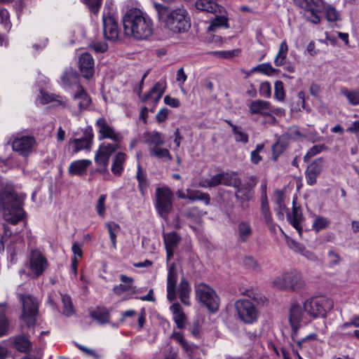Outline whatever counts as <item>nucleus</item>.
Segmentation results:
<instances>
[{
	"label": "nucleus",
	"mask_w": 359,
	"mask_h": 359,
	"mask_svg": "<svg viewBox=\"0 0 359 359\" xmlns=\"http://www.w3.org/2000/svg\"><path fill=\"white\" fill-rule=\"evenodd\" d=\"M123 32L126 36L137 40H144L154 32L151 18L138 8L129 9L122 18Z\"/></svg>",
	"instance_id": "obj_1"
},
{
	"label": "nucleus",
	"mask_w": 359,
	"mask_h": 359,
	"mask_svg": "<svg viewBox=\"0 0 359 359\" xmlns=\"http://www.w3.org/2000/svg\"><path fill=\"white\" fill-rule=\"evenodd\" d=\"M158 19L163 23L169 31L180 34L186 32L191 27V20L188 11L183 8L171 9L164 5L154 3Z\"/></svg>",
	"instance_id": "obj_2"
},
{
	"label": "nucleus",
	"mask_w": 359,
	"mask_h": 359,
	"mask_svg": "<svg viewBox=\"0 0 359 359\" xmlns=\"http://www.w3.org/2000/svg\"><path fill=\"white\" fill-rule=\"evenodd\" d=\"M23 198L18 195L11 186H6L0 193V207L6 221L16 224L25 217Z\"/></svg>",
	"instance_id": "obj_3"
},
{
	"label": "nucleus",
	"mask_w": 359,
	"mask_h": 359,
	"mask_svg": "<svg viewBox=\"0 0 359 359\" xmlns=\"http://www.w3.org/2000/svg\"><path fill=\"white\" fill-rule=\"evenodd\" d=\"M334 306L332 299L325 296H316L304 302V309L309 318H324Z\"/></svg>",
	"instance_id": "obj_4"
},
{
	"label": "nucleus",
	"mask_w": 359,
	"mask_h": 359,
	"mask_svg": "<svg viewBox=\"0 0 359 359\" xmlns=\"http://www.w3.org/2000/svg\"><path fill=\"white\" fill-rule=\"evenodd\" d=\"M272 284L277 289H290L293 291L302 290L305 287L302 276L296 271L285 272L276 276Z\"/></svg>",
	"instance_id": "obj_5"
},
{
	"label": "nucleus",
	"mask_w": 359,
	"mask_h": 359,
	"mask_svg": "<svg viewBox=\"0 0 359 359\" xmlns=\"http://www.w3.org/2000/svg\"><path fill=\"white\" fill-rule=\"evenodd\" d=\"M22 303V311L20 316L21 320L28 327L34 326L39 314V304L36 300L29 294H18Z\"/></svg>",
	"instance_id": "obj_6"
},
{
	"label": "nucleus",
	"mask_w": 359,
	"mask_h": 359,
	"mask_svg": "<svg viewBox=\"0 0 359 359\" xmlns=\"http://www.w3.org/2000/svg\"><path fill=\"white\" fill-rule=\"evenodd\" d=\"M295 4L304 9V15L308 21L318 24L320 22V13L325 9L323 0H294Z\"/></svg>",
	"instance_id": "obj_7"
},
{
	"label": "nucleus",
	"mask_w": 359,
	"mask_h": 359,
	"mask_svg": "<svg viewBox=\"0 0 359 359\" xmlns=\"http://www.w3.org/2000/svg\"><path fill=\"white\" fill-rule=\"evenodd\" d=\"M234 308L238 318L244 323L252 324L257 320L258 309L250 300L238 299L234 303Z\"/></svg>",
	"instance_id": "obj_8"
},
{
	"label": "nucleus",
	"mask_w": 359,
	"mask_h": 359,
	"mask_svg": "<svg viewBox=\"0 0 359 359\" xmlns=\"http://www.w3.org/2000/svg\"><path fill=\"white\" fill-rule=\"evenodd\" d=\"M156 209L159 215L166 219L172 210L173 194L168 187H159L156 189Z\"/></svg>",
	"instance_id": "obj_9"
},
{
	"label": "nucleus",
	"mask_w": 359,
	"mask_h": 359,
	"mask_svg": "<svg viewBox=\"0 0 359 359\" xmlns=\"http://www.w3.org/2000/svg\"><path fill=\"white\" fill-rule=\"evenodd\" d=\"M196 298L204 304L210 311L215 312L219 308V298L209 285L205 283H199L196 285Z\"/></svg>",
	"instance_id": "obj_10"
},
{
	"label": "nucleus",
	"mask_w": 359,
	"mask_h": 359,
	"mask_svg": "<svg viewBox=\"0 0 359 359\" xmlns=\"http://www.w3.org/2000/svg\"><path fill=\"white\" fill-rule=\"evenodd\" d=\"M102 25L104 37L109 41H116L119 35L118 25L115 16L109 11L102 13Z\"/></svg>",
	"instance_id": "obj_11"
},
{
	"label": "nucleus",
	"mask_w": 359,
	"mask_h": 359,
	"mask_svg": "<svg viewBox=\"0 0 359 359\" xmlns=\"http://www.w3.org/2000/svg\"><path fill=\"white\" fill-rule=\"evenodd\" d=\"M36 145V140L32 135H20L16 137L12 142L13 151L22 156H29Z\"/></svg>",
	"instance_id": "obj_12"
},
{
	"label": "nucleus",
	"mask_w": 359,
	"mask_h": 359,
	"mask_svg": "<svg viewBox=\"0 0 359 359\" xmlns=\"http://www.w3.org/2000/svg\"><path fill=\"white\" fill-rule=\"evenodd\" d=\"M118 144L104 142L100 145L97 150L95 156V162L97 165L103 166L104 170H107L111 155L119 149Z\"/></svg>",
	"instance_id": "obj_13"
},
{
	"label": "nucleus",
	"mask_w": 359,
	"mask_h": 359,
	"mask_svg": "<svg viewBox=\"0 0 359 359\" xmlns=\"http://www.w3.org/2000/svg\"><path fill=\"white\" fill-rule=\"evenodd\" d=\"M95 126L98 130L99 140L109 139L115 143H120L122 141L123 135L108 124L105 118H99L97 119Z\"/></svg>",
	"instance_id": "obj_14"
},
{
	"label": "nucleus",
	"mask_w": 359,
	"mask_h": 359,
	"mask_svg": "<svg viewBox=\"0 0 359 359\" xmlns=\"http://www.w3.org/2000/svg\"><path fill=\"white\" fill-rule=\"evenodd\" d=\"M48 266L46 258L38 250H32L29 255V268L36 277L42 275Z\"/></svg>",
	"instance_id": "obj_15"
},
{
	"label": "nucleus",
	"mask_w": 359,
	"mask_h": 359,
	"mask_svg": "<svg viewBox=\"0 0 359 359\" xmlns=\"http://www.w3.org/2000/svg\"><path fill=\"white\" fill-rule=\"evenodd\" d=\"M325 161L323 158H317L313 160L306 168L305 177L307 184L312 186L317 182L318 175L325 168Z\"/></svg>",
	"instance_id": "obj_16"
},
{
	"label": "nucleus",
	"mask_w": 359,
	"mask_h": 359,
	"mask_svg": "<svg viewBox=\"0 0 359 359\" xmlns=\"http://www.w3.org/2000/svg\"><path fill=\"white\" fill-rule=\"evenodd\" d=\"M307 314H306L304 309V305L302 306L298 303H293L290 309V323L292 327V335L297 334V330L299 328V323L306 319Z\"/></svg>",
	"instance_id": "obj_17"
},
{
	"label": "nucleus",
	"mask_w": 359,
	"mask_h": 359,
	"mask_svg": "<svg viewBox=\"0 0 359 359\" xmlns=\"http://www.w3.org/2000/svg\"><path fill=\"white\" fill-rule=\"evenodd\" d=\"M79 67L84 78L91 79L95 72L94 59L92 55L88 53H82L79 57Z\"/></svg>",
	"instance_id": "obj_18"
},
{
	"label": "nucleus",
	"mask_w": 359,
	"mask_h": 359,
	"mask_svg": "<svg viewBox=\"0 0 359 359\" xmlns=\"http://www.w3.org/2000/svg\"><path fill=\"white\" fill-rule=\"evenodd\" d=\"M177 275L174 263L169 266L167 276V298L170 302L176 298V283Z\"/></svg>",
	"instance_id": "obj_19"
},
{
	"label": "nucleus",
	"mask_w": 359,
	"mask_h": 359,
	"mask_svg": "<svg viewBox=\"0 0 359 359\" xmlns=\"http://www.w3.org/2000/svg\"><path fill=\"white\" fill-rule=\"evenodd\" d=\"M172 319L178 329H184L187 325V317L182 306L179 303H174L170 306Z\"/></svg>",
	"instance_id": "obj_20"
},
{
	"label": "nucleus",
	"mask_w": 359,
	"mask_h": 359,
	"mask_svg": "<svg viewBox=\"0 0 359 359\" xmlns=\"http://www.w3.org/2000/svg\"><path fill=\"white\" fill-rule=\"evenodd\" d=\"M177 343L180 344L184 351L187 353L189 359H201L203 355V350L196 346L194 344L189 342L187 338H175Z\"/></svg>",
	"instance_id": "obj_21"
},
{
	"label": "nucleus",
	"mask_w": 359,
	"mask_h": 359,
	"mask_svg": "<svg viewBox=\"0 0 359 359\" xmlns=\"http://www.w3.org/2000/svg\"><path fill=\"white\" fill-rule=\"evenodd\" d=\"M165 91V84L161 81L156 82L151 90L141 97V100L142 102H147L151 100L154 102V104H156Z\"/></svg>",
	"instance_id": "obj_22"
},
{
	"label": "nucleus",
	"mask_w": 359,
	"mask_h": 359,
	"mask_svg": "<svg viewBox=\"0 0 359 359\" xmlns=\"http://www.w3.org/2000/svg\"><path fill=\"white\" fill-rule=\"evenodd\" d=\"M163 241L166 249L167 261L173 256L174 250L181 241V237L175 231L163 234Z\"/></svg>",
	"instance_id": "obj_23"
},
{
	"label": "nucleus",
	"mask_w": 359,
	"mask_h": 359,
	"mask_svg": "<svg viewBox=\"0 0 359 359\" xmlns=\"http://www.w3.org/2000/svg\"><path fill=\"white\" fill-rule=\"evenodd\" d=\"M271 105L269 102L262 100L251 101L249 111L251 114H259L262 116L271 115Z\"/></svg>",
	"instance_id": "obj_24"
},
{
	"label": "nucleus",
	"mask_w": 359,
	"mask_h": 359,
	"mask_svg": "<svg viewBox=\"0 0 359 359\" xmlns=\"http://www.w3.org/2000/svg\"><path fill=\"white\" fill-rule=\"evenodd\" d=\"M191 288L189 281L184 276H182L180 279V284L177 288V294L181 302L185 306H190V294Z\"/></svg>",
	"instance_id": "obj_25"
},
{
	"label": "nucleus",
	"mask_w": 359,
	"mask_h": 359,
	"mask_svg": "<svg viewBox=\"0 0 359 359\" xmlns=\"http://www.w3.org/2000/svg\"><path fill=\"white\" fill-rule=\"evenodd\" d=\"M120 280L121 283L113 287V292L115 294L121 296L127 292H135V287L133 285V278L121 274L120 276Z\"/></svg>",
	"instance_id": "obj_26"
},
{
	"label": "nucleus",
	"mask_w": 359,
	"mask_h": 359,
	"mask_svg": "<svg viewBox=\"0 0 359 359\" xmlns=\"http://www.w3.org/2000/svg\"><path fill=\"white\" fill-rule=\"evenodd\" d=\"M91 164L92 161L88 159L74 161L69 164V173L72 175H82Z\"/></svg>",
	"instance_id": "obj_27"
},
{
	"label": "nucleus",
	"mask_w": 359,
	"mask_h": 359,
	"mask_svg": "<svg viewBox=\"0 0 359 359\" xmlns=\"http://www.w3.org/2000/svg\"><path fill=\"white\" fill-rule=\"evenodd\" d=\"M127 159V155L123 152H118L113 158L111 172L114 175L120 176L123 170V164Z\"/></svg>",
	"instance_id": "obj_28"
},
{
	"label": "nucleus",
	"mask_w": 359,
	"mask_h": 359,
	"mask_svg": "<svg viewBox=\"0 0 359 359\" xmlns=\"http://www.w3.org/2000/svg\"><path fill=\"white\" fill-rule=\"evenodd\" d=\"M77 92L74 95V100L77 102L80 110L86 109L90 104L91 100L81 86H77Z\"/></svg>",
	"instance_id": "obj_29"
},
{
	"label": "nucleus",
	"mask_w": 359,
	"mask_h": 359,
	"mask_svg": "<svg viewBox=\"0 0 359 359\" xmlns=\"http://www.w3.org/2000/svg\"><path fill=\"white\" fill-rule=\"evenodd\" d=\"M6 306L5 304H0V336L11 334V326L6 316Z\"/></svg>",
	"instance_id": "obj_30"
},
{
	"label": "nucleus",
	"mask_w": 359,
	"mask_h": 359,
	"mask_svg": "<svg viewBox=\"0 0 359 359\" xmlns=\"http://www.w3.org/2000/svg\"><path fill=\"white\" fill-rule=\"evenodd\" d=\"M145 142L148 145L149 149L163 145L164 144V140L159 132L152 131L145 134Z\"/></svg>",
	"instance_id": "obj_31"
},
{
	"label": "nucleus",
	"mask_w": 359,
	"mask_h": 359,
	"mask_svg": "<svg viewBox=\"0 0 359 359\" xmlns=\"http://www.w3.org/2000/svg\"><path fill=\"white\" fill-rule=\"evenodd\" d=\"M187 192V199L190 200L191 201H203L206 205L210 203V196L208 194L203 193L198 190H194L191 189H187L186 190Z\"/></svg>",
	"instance_id": "obj_32"
},
{
	"label": "nucleus",
	"mask_w": 359,
	"mask_h": 359,
	"mask_svg": "<svg viewBox=\"0 0 359 359\" xmlns=\"http://www.w3.org/2000/svg\"><path fill=\"white\" fill-rule=\"evenodd\" d=\"M288 46L285 40L283 41L280 46L278 51L274 58V64L277 67L283 66L287 57Z\"/></svg>",
	"instance_id": "obj_33"
},
{
	"label": "nucleus",
	"mask_w": 359,
	"mask_h": 359,
	"mask_svg": "<svg viewBox=\"0 0 359 359\" xmlns=\"http://www.w3.org/2000/svg\"><path fill=\"white\" fill-rule=\"evenodd\" d=\"M196 7L198 10L208 13H215L219 8L218 4L213 0H197Z\"/></svg>",
	"instance_id": "obj_34"
},
{
	"label": "nucleus",
	"mask_w": 359,
	"mask_h": 359,
	"mask_svg": "<svg viewBox=\"0 0 359 359\" xmlns=\"http://www.w3.org/2000/svg\"><path fill=\"white\" fill-rule=\"evenodd\" d=\"M62 302V313L67 317H71L75 314V309L71 297L66 294H61Z\"/></svg>",
	"instance_id": "obj_35"
},
{
	"label": "nucleus",
	"mask_w": 359,
	"mask_h": 359,
	"mask_svg": "<svg viewBox=\"0 0 359 359\" xmlns=\"http://www.w3.org/2000/svg\"><path fill=\"white\" fill-rule=\"evenodd\" d=\"M69 144H73L74 148L73 151L77 153L83 149H89L91 144V137H84L82 138L74 139L69 142Z\"/></svg>",
	"instance_id": "obj_36"
},
{
	"label": "nucleus",
	"mask_w": 359,
	"mask_h": 359,
	"mask_svg": "<svg viewBox=\"0 0 359 359\" xmlns=\"http://www.w3.org/2000/svg\"><path fill=\"white\" fill-rule=\"evenodd\" d=\"M222 174V184L225 186H231L238 187L240 186L241 180L238 175L235 172L231 173H221Z\"/></svg>",
	"instance_id": "obj_37"
},
{
	"label": "nucleus",
	"mask_w": 359,
	"mask_h": 359,
	"mask_svg": "<svg viewBox=\"0 0 359 359\" xmlns=\"http://www.w3.org/2000/svg\"><path fill=\"white\" fill-rule=\"evenodd\" d=\"M90 316L99 323H105L109 321V316L107 309L97 308L90 312Z\"/></svg>",
	"instance_id": "obj_38"
},
{
	"label": "nucleus",
	"mask_w": 359,
	"mask_h": 359,
	"mask_svg": "<svg viewBox=\"0 0 359 359\" xmlns=\"http://www.w3.org/2000/svg\"><path fill=\"white\" fill-rule=\"evenodd\" d=\"M356 327H359V316L354 317L351 322L343 325V330H349L350 331L342 334H348L351 337H359V330Z\"/></svg>",
	"instance_id": "obj_39"
},
{
	"label": "nucleus",
	"mask_w": 359,
	"mask_h": 359,
	"mask_svg": "<svg viewBox=\"0 0 359 359\" xmlns=\"http://www.w3.org/2000/svg\"><path fill=\"white\" fill-rule=\"evenodd\" d=\"M136 178L138 182V187L142 195H144L148 187V182L146 175L142 171V167L140 164L137 166Z\"/></svg>",
	"instance_id": "obj_40"
},
{
	"label": "nucleus",
	"mask_w": 359,
	"mask_h": 359,
	"mask_svg": "<svg viewBox=\"0 0 359 359\" xmlns=\"http://www.w3.org/2000/svg\"><path fill=\"white\" fill-rule=\"evenodd\" d=\"M150 156H154L164 161H170L172 157L167 149L156 147L149 150Z\"/></svg>",
	"instance_id": "obj_41"
},
{
	"label": "nucleus",
	"mask_w": 359,
	"mask_h": 359,
	"mask_svg": "<svg viewBox=\"0 0 359 359\" xmlns=\"http://www.w3.org/2000/svg\"><path fill=\"white\" fill-rule=\"evenodd\" d=\"M78 78L79 76L76 72L70 68L64 72L61 79L65 85L71 86L77 83Z\"/></svg>",
	"instance_id": "obj_42"
},
{
	"label": "nucleus",
	"mask_w": 359,
	"mask_h": 359,
	"mask_svg": "<svg viewBox=\"0 0 359 359\" xmlns=\"http://www.w3.org/2000/svg\"><path fill=\"white\" fill-rule=\"evenodd\" d=\"M106 226L109 231L112 246L114 249H116V237L118 232L120 231V226L114 222H109L106 224Z\"/></svg>",
	"instance_id": "obj_43"
},
{
	"label": "nucleus",
	"mask_w": 359,
	"mask_h": 359,
	"mask_svg": "<svg viewBox=\"0 0 359 359\" xmlns=\"http://www.w3.org/2000/svg\"><path fill=\"white\" fill-rule=\"evenodd\" d=\"M239 238L242 241H246L252 234V229L249 223L241 222L238 226Z\"/></svg>",
	"instance_id": "obj_44"
},
{
	"label": "nucleus",
	"mask_w": 359,
	"mask_h": 359,
	"mask_svg": "<svg viewBox=\"0 0 359 359\" xmlns=\"http://www.w3.org/2000/svg\"><path fill=\"white\" fill-rule=\"evenodd\" d=\"M224 27H229L227 18L224 16H216L208 26V29L210 32H215L217 28Z\"/></svg>",
	"instance_id": "obj_45"
},
{
	"label": "nucleus",
	"mask_w": 359,
	"mask_h": 359,
	"mask_svg": "<svg viewBox=\"0 0 359 359\" xmlns=\"http://www.w3.org/2000/svg\"><path fill=\"white\" fill-rule=\"evenodd\" d=\"M341 94L345 96L348 103L353 106L359 105V90H341Z\"/></svg>",
	"instance_id": "obj_46"
},
{
	"label": "nucleus",
	"mask_w": 359,
	"mask_h": 359,
	"mask_svg": "<svg viewBox=\"0 0 359 359\" xmlns=\"http://www.w3.org/2000/svg\"><path fill=\"white\" fill-rule=\"evenodd\" d=\"M236 196L241 201H248L252 196V189L250 187L242 185L236 187Z\"/></svg>",
	"instance_id": "obj_47"
},
{
	"label": "nucleus",
	"mask_w": 359,
	"mask_h": 359,
	"mask_svg": "<svg viewBox=\"0 0 359 359\" xmlns=\"http://www.w3.org/2000/svg\"><path fill=\"white\" fill-rule=\"evenodd\" d=\"M13 344L14 347L20 352L29 351L32 346L28 338H15Z\"/></svg>",
	"instance_id": "obj_48"
},
{
	"label": "nucleus",
	"mask_w": 359,
	"mask_h": 359,
	"mask_svg": "<svg viewBox=\"0 0 359 359\" xmlns=\"http://www.w3.org/2000/svg\"><path fill=\"white\" fill-rule=\"evenodd\" d=\"M250 72L251 73L259 72L266 75H271L276 72V69L270 63H262L253 67Z\"/></svg>",
	"instance_id": "obj_49"
},
{
	"label": "nucleus",
	"mask_w": 359,
	"mask_h": 359,
	"mask_svg": "<svg viewBox=\"0 0 359 359\" xmlns=\"http://www.w3.org/2000/svg\"><path fill=\"white\" fill-rule=\"evenodd\" d=\"M232 132L236 142L243 144H246L248 142V135L242 128L236 126H232Z\"/></svg>",
	"instance_id": "obj_50"
},
{
	"label": "nucleus",
	"mask_w": 359,
	"mask_h": 359,
	"mask_svg": "<svg viewBox=\"0 0 359 359\" xmlns=\"http://www.w3.org/2000/svg\"><path fill=\"white\" fill-rule=\"evenodd\" d=\"M57 96L53 94H48L43 90H40V96L37 99V102L41 104L50 103V102H57L59 104H62V102L57 100Z\"/></svg>",
	"instance_id": "obj_51"
},
{
	"label": "nucleus",
	"mask_w": 359,
	"mask_h": 359,
	"mask_svg": "<svg viewBox=\"0 0 359 359\" xmlns=\"http://www.w3.org/2000/svg\"><path fill=\"white\" fill-rule=\"evenodd\" d=\"M325 12L326 19L329 22H337L340 20V14L336 8L332 6H327L325 4Z\"/></svg>",
	"instance_id": "obj_52"
},
{
	"label": "nucleus",
	"mask_w": 359,
	"mask_h": 359,
	"mask_svg": "<svg viewBox=\"0 0 359 359\" xmlns=\"http://www.w3.org/2000/svg\"><path fill=\"white\" fill-rule=\"evenodd\" d=\"M330 221L326 217L318 216L317 217L312 223V228L318 232L328 226Z\"/></svg>",
	"instance_id": "obj_53"
},
{
	"label": "nucleus",
	"mask_w": 359,
	"mask_h": 359,
	"mask_svg": "<svg viewBox=\"0 0 359 359\" xmlns=\"http://www.w3.org/2000/svg\"><path fill=\"white\" fill-rule=\"evenodd\" d=\"M107 194H101L95 204V210L97 215L100 217H104V212L106 210V200H107Z\"/></svg>",
	"instance_id": "obj_54"
},
{
	"label": "nucleus",
	"mask_w": 359,
	"mask_h": 359,
	"mask_svg": "<svg viewBox=\"0 0 359 359\" xmlns=\"http://www.w3.org/2000/svg\"><path fill=\"white\" fill-rule=\"evenodd\" d=\"M219 184H222L221 173L211 177L209 180H203L199 184L200 187L204 188L215 187Z\"/></svg>",
	"instance_id": "obj_55"
},
{
	"label": "nucleus",
	"mask_w": 359,
	"mask_h": 359,
	"mask_svg": "<svg viewBox=\"0 0 359 359\" xmlns=\"http://www.w3.org/2000/svg\"><path fill=\"white\" fill-rule=\"evenodd\" d=\"M0 23L4 26L6 30H10L11 23L9 13L6 9L3 8H0Z\"/></svg>",
	"instance_id": "obj_56"
},
{
	"label": "nucleus",
	"mask_w": 359,
	"mask_h": 359,
	"mask_svg": "<svg viewBox=\"0 0 359 359\" xmlns=\"http://www.w3.org/2000/svg\"><path fill=\"white\" fill-rule=\"evenodd\" d=\"M285 237L286 239L287 244L291 250L299 254H303V252H304V247L302 245L297 243L296 241L289 238L287 235H285Z\"/></svg>",
	"instance_id": "obj_57"
},
{
	"label": "nucleus",
	"mask_w": 359,
	"mask_h": 359,
	"mask_svg": "<svg viewBox=\"0 0 359 359\" xmlns=\"http://www.w3.org/2000/svg\"><path fill=\"white\" fill-rule=\"evenodd\" d=\"M274 88V95L276 98L279 101L283 100L285 98V91L283 82L280 81H277L275 83Z\"/></svg>",
	"instance_id": "obj_58"
},
{
	"label": "nucleus",
	"mask_w": 359,
	"mask_h": 359,
	"mask_svg": "<svg viewBox=\"0 0 359 359\" xmlns=\"http://www.w3.org/2000/svg\"><path fill=\"white\" fill-rule=\"evenodd\" d=\"M86 4L91 12L97 14L99 12L102 0H82Z\"/></svg>",
	"instance_id": "obj_59"
},
{
	"label": "nucleus",
	"mask_w": 359,
	"mask_h": 359,
	"mask_svg": "<svg viewBox=\"0 0 359 359\" xmlns=\"http://www.w3.org/2000/svg\"><path fill=\"white\" fill-rule=\"evenodd\" d=\"M201 324H202V320L199 318L194 320L192 322V323L189 327L190 333L194 336L200 334Z\"/></svg>",
	"instance_id": "obj_60"
},
{
	"label": "nucleus",
	"mask_w": 359,
	"mask_h": 359,
	"mask_svg": "<svg viewBox=\"0 0 359 359\" xmlns=\"http://www.w3.org/2000/svg\"><path fill=\"white\" fill-rule=\"evenodd\" d=\"M323 146L314 145L313 146L304 156V161H308L311 157L321 152Z\"/></svg>",
	"instance_id": "obj_61"
},
{
	"label": "nucleus",
	"mask_w": 359,
	"mask_h": 359,
	"mask_svg": "<svg viewBox=\"0 0 359 359\" xmlns=\"http://www.w3.org/2000/svg\"><path fill=\"white\" fill-rule=\"evenodd\" d=\"M243 263L246 266L255 271H259L260 269L259 264L253 257H246L243 260Z\"/></svg>",
	"instance_id": "obj_62"
},
{
	"label": "nucleus",
	"mask_w": 359,
	"mask_h": 359,
	"mask_svg": "<svg viewBox=\"0 0 359 359\" xmlns=\"http://www.w3.org/2000/svg\"><path fill=\"white\" fill-rule=\"evenodd\" d=\"M329 263L331 266H336L341 262V257L334 250H330L327 254Z\"/></svg>",
	"instance_id": "obj_63"
},
{
	"label": "nucleus",
	"mask_w": 359,
	"mask_h": 359,
	"mask_svg": "<svg viewBox=\"0 0 359 359\" xmlns=\"http://www.w3.org/2000/svg\"><path fill=\"white\" fill-rule=\"evenodd\" d=\"M164 103L171 107H178L180 105V102L177 98L172 97L170 95H165L163 99Z\"/></svg>",
	"instance_id": "obj_64"
}]
</instances>
